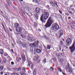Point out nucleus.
I'll return each mask as SVG.
<instances>
[{
  "label": "nucleus",
  "mask_w": 75,
  "mask_h": 75,
  "mask_svg": "<svg viewBox=\"0 0 75 75\" xmlns=\"http://www.w3.org/2000/svg\"><path fill=\"white\" fill-rule=\"evenodd\" d=\"M22 45L24 47H25L26 46V45H25V44H22Z\"/></svg>",
  "instance_id": "38"
},
{
  "label": "nucleus",
  "mask_w": 75,
  "mask_h": 75,
  "mask_svg": "<svg viewBox=\"0 0 75 75\" xmlns=\"http://www.w3.org/2000/svg\"><path fill=\"white\" fill-rule=\"evenodd\" d=\"M28 40L30 42H34L35 41V39L34 38L30 37L28 39Z\"/></svg>",
  "instance_id": "10"
},
{
  "label": "nucleus",
  "mask_w": 75,
  "mask_h": 75,
  "mask_svg": "<svg viewBox=\"0 0 75 75\" xmlns=\"http://www.w3.org/2000/svg\"><path fill=\"white\" fill-rule=\"evenodd\" d=\"M21 67H19V68L18 69V71H21Z\"/></svg>",
  "instance_id": "36"
},
{
  "label": "nucleus",
  "mask_w": 75,
  "mask_h": 75,
  "mask_svg": "<svg viewBox=\"0 0 75 75\" xmlns=\"http://www.w3.org/2000/svg\"><path fill=\"white\" fill-rule=\"evenodd\" d=\"M11 64L12 65H14V62H11Z\"/></svg>",
  "instance_id": "39"
},
{
  "label": "nucleus",
  "mask_w": 75,
  "mask_h": 75,
  "mask_svg": "<svg viewBox=\"0 0 75 75\" xmlns=\"http://www.w3.org/2000/svg\"><path fill=\"white\" fill-rule=\"evenodd\" d=\"M2 26L4 28V26L3 25V24H2Z\"/></svg>",
  "instance_id": "56"
},
{
  "label": "nucleus",
  "mask_w": 75,
  "mask_h": 75,
  "mask_svg": "<svg viewBox=\"0 0 75 75\" xmlns=\"http://www.w3.org/2000/svg\"><path fill=\"white\" fill-rule=\"evenodd\" d=\"M38 30L39 31H41V30L40 29H38Z\"/></svg>",
  "instance_id": "49"
},
{
  "label": "nucleus",
  "mask_w": 75,
  "mask_h": 75,
  "mask_svg": "<svg viewBox=\"0 0 75 75\" xmlns=\"http://www.w3.org/2000/svg\"><path fill=\"white\" fill-rule=\"evenodd\" d=\"M50 70H54V67H51L50 69Z\"/></svg>",
  "instance_id": "32"
},
{
  "label": "nucleus",
  "mask_w": 75,
  "mask_h": 75,
  "mask_svg": "<svg viewBox=\"0 0 75 75\" xmlns=\"http://www.w3.org/2000/svg\"><path fill=\"white\" fill-rule=\"evenodd\" d=\"M14 25L15 27L16 28H17V27L19 26V24L17 23H15L14 24Z\"/></svg>",
  "instance_id": "15"
},
{
  "label": "nucleus",
  "mask_w": 75,
  "mask_h": 75,
  "mask_svg": "<svg viewBox=\"0 0 75 75\" xmlns=\"http://www.w3.org/2000/svg\"><path fill=\"white\" fill-rule=\"evenodd\" d=\"M71 23L72 24H74L75 23V22H74V21H72V22H71Z\"/></svg>",
  "instance_id": "40"
},
{
  "label": "nucleus",
  "mask_w": 75,
  "mask_h": 75,
  "mask_svg": "<svg viewBox=\"0 0 75 75\" xmlns=\"http://www.w3.org/2000/svg\"><path fill=\"white\" fill-rule=\"evenodd\" d=\"M34 25L35 27H36V26H37V23L36 22L34 23Z\"/></svg>",
  "instance_id": "37"
},
{
  "label": "nucleus",
  "mask_w": 75,
  "mask_h": 75,
  "mask_svg": "<svg viewBox=\"0 0 75 75\" xmlns=\"http://www.w3.org/2000/svg\"><path fill=\"white\" fill-rule=\"evenodd\" d=\"M60 36H62L63 35V32L62 30H60Z\"/></svg>",
  "instance_id": "18"
},
{
  "label": "nucleus",
  "mask_w": 75,
  "mask_h": 75,
  "mask_svg": "<svg viewBox=\"0 0 75 75\" xmlns=\"http://www.w3.org/2000/svg\"><path fill=\"white\" fill-rule=\"evenodd\" d=\"M11 75H18L17 73H13L11 74Z\"/></svg>",
  "instance_id": "30"
},
{
  "label": "nucleus",
  "mask_w": 75,
  "mask_h": 75,
  "mask_svg": "<svg viewBox=\"0 0 75 75\" xmlns=\"http://www.w3.org/2000/svg\"><path fill=\"white\" fill-rule=\"evenodd\" d=\"M52 28L54 31H57L59 28V26L57 23L53 24Z\"/></svg>",
  "instance_id": "3"
},
{
  "label": "nucleus",
  "mask_w": 75,
  "mask_h": 75,
  "mask_svg": "<svg viewBox=\"0 0 75 75\" xmlns=\"http://www.w3.org/2000/svg\"><path fill=\"white\" fill-rule=\"evenodd\" d=\"M42 62L44 64H45V63L46 62V59H44L43 60Z\"/></svg>",
  "instance_id": "24"
},
{
  "label": "nucleus",
  "mask_w": 75,
  "mask_h": 75,
  "mask_svg": "<svg viewBox=\"0 0 75 75\" xmlns=\"http://www.w3.org/2000/svg\"><path fill=\"white\" fill-rule=\"evenodd\" d=\"M66 68V70H67L68 69H69V72L71 74H73V73L74 72V71H73V70H72V68H71L70 67H69V65H67Z\"/></svg>",
  "instance_id": "4"
},
{
  "label": "nucleus",
  "mask_w": 75,
  "mask_h": 75,
  "mask_svg": "<svg viewBox=\"0 0 75 75\" xmlns=\"http://www.w3.org/2000/svg\"><path fill=\"white\" fill-rule=\"evenodd\" d=\"M66 44L68 46L69 45L71 44V42H72V40L70 38H68L66 40Z\"/></svg>",
  "instance_id": "5"
},
{
  "label": "nucleus",
  "mask_w": 75,
  "mask_h": 75,
  "mask_svg": "<svg viewBox=\"0 0 75 75\" xmlns=\"http://www.w3.org/2000/svg\"><path fill=\"white\" fill-rule=\"evenodd\" d=\"M68 19H69V20H70V19H71V18L70 17H68Z\"/></svg>",
  "instance_id": "45"
},
{
  "label": "nucleus",
  "mask_w": 75,
  "mask_h": 75,
  "mask_svg": "<svg viewBox=\"0 0 75 75\" xmlns=\"http://www.w3.org/2000/svg\"><path fill=\"white\" fill-rule=\"evenodd\" d=\"M34 54H36V51H34Z\"/></svg>",
  "instance_id": "47"
},
{
  "label": "nucleus",
  "mask_w": 75,
  "mask_h": 75,
  "mask_svg": "<svg viewBox=\"0 0 75 75\" xmlns=\"http://www.w3.org/2000/svg\"><path fill=\"white\" fill-rule=\"evenodd\" d=\"M46 7L47 8H50V6H49V5H47V6H46Z\"/></svg>",
  "instance_id": "43"
},
{
  "label": "nucleus",
  "mask_w": 75,
  "mask_h": 75,
  "mask_svg": "<svg viewBox=\"0 0 75 75\" xmlns=\"http://www.w3.org/2000/svg\"><path fill=\"white\" fill-rule=\"evenodd\" d=\"M62 73L63 75H66V73H64L63 72H62Z\"/></svg>",
  "instance_id": "42"
},
{
  "label": "nucleus",
  "mask_w": 75,
  "mask_h": 75,
  "mask_svg": "<svg viewBox=\"0 0 75 75\" xmlns=\"http://www.w3.org/2000/svg\"><path fill=\"white\" fill-rule=\"evenodd\" d=\"M16 30L17 32L18 33H21L22 31V28L20 27H18L16 28Z\"/></svg>",
  "instance_id": "8"
},
{
  "label": "nucleus",
  "mask_w": 75,
  "mask_h": 75,
  "mask_svg": "<svg viewBox=\"0 0 75 75\" xmlns=\"http://www.w3.org/2000/svg\"><path fill=\"white\" fill-rule=\"evenodd\" d=\"M60 44H61V45H63V44H64L63 41H60Z\"/></svg>",
  "instance_id": "29"
},
{
  "label": "nucleus",
  "mask_w": 75,
  "mask_h": 75,
  "mask_svg": "<svg viewBox=\"0 0 75 75\" xmlns=\"http://www.w3.org/2000/svg\"><path fill=\"white\" fill-rule=\"evenodd\" d=\"M50 15V14L48 12H45L43 14H43L41 16L40 18V20L43 23H45V20H47L49 16Z\"/></svg>",
  "instance_id": "1"
},
{
  "label": "nucleus",
  "mask_w": 75,
  "mask_h": 75,
  "mask_svg": "<svg viewBox=\"0 0 75 75\" xmlns=\"http://www.w3.org/2000/svg\"><path fill=\"white\" fill-rule=\"evenodd\" d=\"M73 6L72 5H70V7H71V8Z\"/></svg>",
  "instance_id": "52"
},
{
  "label": "nucleus",
  "mask_w": 75,
  "mask_h": 75,
  "mask_svg": "<svg viewBox=\"0 0 75 75\" xmlns=\"http://www.w3.org/2000/svg\"><path fill=\"white\" fill-rule=\"evenodd\" d=\"M37 59V60H38V58H35V59Z\"/></svg>",
  "instance_id": "62"
},
{
  "label": "nucleus",
  "mask_w": 75,
  "mask_h": 75,
  "mask_svg": "<svg viewBox=\"0 0 75 75\" xmlns=\"http://www.w3.org/2000/svg\"><path fill=\"white\" fill-rule=\"evenodd\" d=\"M54 3L55 4L56 6H57V7H58V4H57V2H56V1H54Z\"/></svg>",
  "instance_id": "25"
},
{
  "label": "nucleus",
  "mask_w": 75,
  "mask_h": 75,
  "mask_svg": "<svg viewBox=\"0 0 75 75\" xmlns=\"http://www.w3.org/2000/svg\"><path fill=\"white\" fill-rule=\"evenodd\" d=\"M4 30H5V31H6V29H5V28H4Z\"/></svg>",
  "instance_id": "60"
},
{
  "label": "nucleus",
  "mask_w": 75,
  "mask_h": 75,
  "mask_svg": "<svg viewBox=\"0 0 75 75\" xmlns=\"http://www.w3.org/2000/svg\"><path fill=\"white\" fill-rule=\"evenodd\" d=\"M28 14L29 16H32V15H33V14L30 13H29V14H28Z\"/></svg>",
  "instance_id": "33"
},
{
  "label": "nucleus",
  "mask_w": 75,
  "mask_h": 75,
  "mask_svg": "<svg viewBox=\"0 0 75 75\" xmlns=\"http://www.w3.org/2000/svg\"><path fill=\"white\" fill-rule=\"evenodd\" d=\"M22 59H23V61L24 62L25 61V55L24 54H22Z\"/></svg>",
  "instance_id": "12"
},
{
  "label": "nucleus",
  "mask_w": 75,
  "mask_h": 75,
  "mask_svg": "<svg viewBox=\"0 0 75 75\" xmlns=\"http://www.w3.org/2000/svg\"><path fill=\"white\" fill-rule=\"evenodd\" d=\"M35 47H37L38 46L39 41H37L33 43Z\"/></svg>",
  "instance_id": "9"
},
{
  "label": "nucleus",
  "mask_w": 75,
  "mask_h": 75,
  "mask_svg": "<svg viewBox=\"0 0 75 75\" xmlns=\"http://www.w3.org/2000/svg\"><path fill=\"white\" fill-rule=\"evenodd\" d=\"M21 1H23V0H21Z\"/></svg>",
  "instance_id": "64"
},
{
  "label": "nucleus",
  "mask_w": 75,
  "mask_h": 75,
  "mask_svg": "<svg viewBox=\"0 0 75 75\" xmlns=\"http://www.w3.org/2000/svg\"><path fill=\"white\" fill-rule=\"evenodd\" d=\"M4 75H7V74H5Z\"/></svg>",
  "instance_id": "63"
},
{
  "label": "nucleus",
  "mask_w": 75,
  "mask_h": 75,
  "mask_svg": "<svg viewBox=\"0 0 75 75\" xmlns=\"http://www.w3.org/2000/svg\"><path fill=\"white\" fill-rule=\"evenodd\" d=\"M52 21H53V20L51 19V17H49L47 23L45 25L46 28L51 27V25L52 24Z\"/></svg>",
  "instance_id": "2"
},
{
  "label": "nucleus",
  "mask_w": 75,
  "mask_h": 75,
  "mask_svg": "<svg viewBox=\"0 0 75 75\" xmlns=\"http://www.w3.org/2000/svg\"><path fill=\"white\" fill-rule=\"evenodd\" d=\"M0 74H1V75H3V72H1L0 73Z\"/></svg>",
  "instance_id": "51"
},
{
  "label": "nucleus",
  "mask_w": 75,
  "mask_h": 75,
  "mask_svg": "<svg viewBox=\"0 0 75 75\" xmlns=\"http://www.w3.org/2000/svg\"><path fill=\"white\" fill-rule=\"evenodd\" d=\"M36 13L38 14H40L41 13V9L39 8H37L36 9Z\"/></svg>",
  "instance_id": "11"
},
{
  "label": "nucleus",
  "mask_w": 75,
  "mask_h": 75,
  "mask_svg": "<svg viewBox=\"0 0 75 75\" xmlns=\"http://www.w3.org/2000/svg\"><path fill=\"white\" fill-rule=\"evenodd\" d=\"M75 45V43H74L72 45V46H71V47H70V49L71 50V51L72 52L74 51L75 50V47L74 46Z\"/></svg>",
  "instance_id": "7"
},
{
  "label": "nucleus",
  "mask_w": 75,
  "mask_h": 75,
  "mask_svg": "<svg viewBox=\"0 0 75 75\" xmlns=\"http://www.w3.org/2000/svg\"><path fill=\"white\" fill-rule=\"evenodd\" d=\"M35 18H36L37 20H38V15L37 14H35Z\"/></svg>",
  "instance_id": "21"
},
{
  "label": "nucleus",
  "mask_w": 75,
  "mask_h": 75,
  "mask_svg": "<svg viewBox=\"0 0 75 75\" xmlns=\"http://www.w3.org/2000/svg\"><path fill=\"white\" fill-rule=\"evenodd\" d=\"M40 0H33V2H34L35 3H37L38 4H39Z\"/></svg>",
  "instance_id": "14"
},
{
  "label": "nucleus",
  "mask_w": 75,
  "mask_h": 75,
  "mask_svg": "<svg viewBox=\"0 0 75 75\" xmlns=\"http://www.w3.org/2000/svg\"><path fill=\"white\" fill-rule=\"evenodd\" d=\"M36 71L37 70L35 69H34V70L33 71V75H36Z\"/></svg>",
  "instance_id": "17"
},
{
  "label": "nucleus",
  "mask_w": 75,
  "mask_h": 75,
  "mask_svg": "<svg viewBox=\"0 0 75 75\" xmlns=\"http://www.w3.org/2000/svg\"><path fill=\"white\" fill-rule=\"evenodd\" d=\"M7 3L8 4V5H9V2H7Z\"/></svg>",
  "instance_id": "61"
},
{
  "label": "nucleus",
  "mask_w": 75,
  "mask_h": 75,
  "mask_svg": "<svg viewBox=\"0 0 75 75\" xmlns=\"http://www.w3.org/2000/svg\"><path fill=\"white\" fill-rule=\"evenodd\" d=\"M16 60L17 62H18L19 60H18V57H16Z\"/></svg>",
  "instance_id": "41"
},
{
  "label": "nucleus",
  "mask_w": 75,
  "mask_h": 75,
  "mask_svg": "<svg viewBox=\"0 0 75 75\" xmlns=\"http://www.w3.org/2000/svg\"><path fill=\"white\" fill-rule=\"evenodd\" d=\"M21 37L23 38H26V37H27V36H25V35H21Z\"/></svg>",
  "instance_id": "23"
},
{
  "label": "nucleus",
  "mask_w": 75,
  "mask_h": 75,
  "mask_svg": "<svg viewBox=\"0 0 75 75\" xmlns=\"http://www.w3.org/2000/svg\"><path fill=\"white\" fill-rule=\"evenodd\" d=\"M0 54L1 55H3L4 54V51H3V49H1L0 50Z\"/></svg>",
  "instance_id": "19"
},
{
  "label": "nucleus",
  "mask_w": 75,
  "mask_h": 75,
  "mask_svg": "<svg viewBox=\"0 0 75 75\" xmlns=\"http://www.w3.org/2000/svg\"><path fill=\"white\" fill-rule=\"evenodd\" d=\"M68 11L69 12V13H70L71 14H74V11H73H73L70 12V11Z\"/></svg>",
  "instance_id": "34"
},
{
  "label": "nucleus",
  "mask_w": 75,
  "mask_h": 75,
  "mask_svg": "<svg viewBox=\"0 0 75 75\" xmlns=\"http://www.w3.org/2000/svg\"><path fill=\"white\" fill-rule=\"evenodd\" d=\"M7 55V54L6 53H5L4 54V55L5 56V55Z\"/></svg>",
  "instance_id": "53"
},
{
  "label": "nucleus",
  "mask_w": 75,
  "mask_h": 75,
  "mask_svg": "<svg viewBox=\"0 0 75 75\" xmlns=\"http://www.w3.org/2000/svg\"><path fill=\"white\" fill-rule=\"evenodd\" d=\"M50 4L51 5V8H53L55 6V4L54 3V2H50Z\"/></svg>",
  "instance_id": "13"
},
{
  "label": "nucleus",
  "mask_w": 75,
  "mask_h": 75,
  "mask_svg": "<svg viewBox=\"0 0 75 75\" xmlns=\"http://www.w3.org/2000/svg\"><path fill=\"white\" fill-rule=\"evenodd\" d=\"M10 31H11V32H12V30H11V29H10Z\"/></svg>",
  "instance_id": "57"
},
{
  "label": "nucleus",
  "mask_w": 75,
  "mask_h": 75,
  "mask_svg": "<svg viewBox=\"0 0 75 75\" xmlns=\"http://www.w3.org/2000/svg\"><path fill=\"white\" fill-rule=\"evenodd\" d=\"M27 61L28 62V67H30V66L31 65V68L32 69H33V64H31V62L29 60H28Z\"/></svg>",
  "instance_id": "6"
},
{
  "label": "nucleus",
  "mask_w": 75,
  "mask_h": 75,
  "mask_svg": "<svg viewBox=\"0 0 75 75\" xmlns=\"http://www.w3.org/2000/svg\"><path fill=\"white\" fill-rule=\"evenodd\" d=\"M45 49H47V47H45Z\"/></svg>",
  "instance_id": "59"
},
{
  "label": "nucleus",
  "mask_w": 75,
  "mask_h": 75,
  "mask_svg": "<svg viewBox=\"0 0 75 75\" xmlns=\"http://www.w3.org/2000/svg\"><path fill=\"white\" fill-rule=\"evenodd\" d=\"M60 17H61V19H62V16H61L60 15Z\"/></svg>",
  "instance_id": "54"
},
{
  "label": "nucleus",
  "mask_w": 75,
  "mask_h": 75,
  "mask_svg": "<svg viewBox=\"0 0 75 75\" xmlns=\"http://www.w3.org/2000/svg\"><path fill=\"white\" fill-rule=\"evenodd\" d=\"M36 52H37V53H38V54H40V53H41V50L38 49L36 50Z\"/></svg>",
  "instance_id": "16"
},
{
  "label": "nucleus",
  "mask_w": 75,
  "mask_h": 75,
  "mask_svg": "<svg viewBox=\"0 0 75 75\" xmlns=\"http://www.w3.org/2000/svg\"><path fill=\"white\" fill-rule=\"evenodd\" d=\"M11 52H13V50H12V49H11Z\"/></svg>",
  "instance_id": "46"
},
{
  "label": "nucleus",
  "mask_w": 75,
  "mask_h": 75,
  "mask_svg": "<svg viewBox=\"0 0 75 75\" xmlns=\"http://www.w3.org/2000/svg\"><path fill=\"white\" fill-rule=\"evenodd\" d=\"M22 69L23 72H25V67H22Z\"/></svg>",
  "instance_id": "26"
},
{
  "label": "nucleus",
  "mask_w": 75,
  "mask_h": 75,
  "mask_svg": "<svg viewBox=\"0 0 75 75\" xmlns=\"http://www.w3.org/2000/svg\"><path fill=\"white\" fill-rule=\"evenodd\" d=\"M59 12L61 14H62V11H61L60 10H59Z\"/></svg>",
  "instance_id": "44"
},
{
  "label": "nucleus",
  "mask_w": 75,
  "mask_h": 75,
  "mask_svg": "<svg viewBox=\"0 0 75 75\" xmlns=\"http://www.w3.org/2000/svg\"><path fill=\"white\" fill-rule=\"evenodd\" d=\"M65 15H67V16H69V14L68 13H65Z\"/></svg>",
  "instance_id": "48"
},
{
  "label": "nucleus",
  "mask_w": 75,
  "mask_h": 75,
  "mask_svg": "<svg viewBox=\"0 0 75 75\" xmlns=\"http://www.w3.org/2000/svg\"><path fill=\"white\" fill-rule=\"evenodd\" d=\"M71 27L72 28H73V29H74V27H73L72 26H71Z\"/></svg>",
  "instance_id": "58"
},
{
  "label": "nucleus",
  "mask_w": 75,
  "mask_h": 75,
  "mask_svg": "<svg viewBox=\"0 0 75 75\" xmlns=\"http://www.w3.org/2000/svg\"><path fill=\"white\" fill-rule=\"evenodd\" d=\"M56 56L57 57H59L60 56V55H59V53H57L56 54Z\"/></svg>",
  "instance_id": "35"
},
{
  "label": "nucleus",
  "mask_w": 75,
  "mask_h": 75,
  "mask_svg": "<svg viewBox=\"0 0 75 75\" xmlns=\"http://www.w3.org/2000/svg\"><path fill=\"white\" fill-rule=\"evenodd\" d=\"M19 59H20V60H21V58L19 57Z\"/></svg>",
  "instance_id": "55"
},
{
  "label": "nucleus",
  "mask_w": 75,
  "mask_h": 75,
  "mask_svg": "<svg viewBox=\"0 0 75 75\" xmlns=\"http://www.w3.org/2000/svg\"><path fill=\"white\" fill-rule=\"evenodd\" d=\"M57 69L59 70V71H60V72H62V70L60 68L58 67Z\"/></svg>",
  "instance_id": "31"
},
{
  "label": "nucleus",
  "mask_w": 75,
  "mask_h": 75,
  "mask_svg": "<svg viewBox=\"0 0 75 75\" xmlns=\"http://www.w3.org/2000/svg\"><path fill=\"white\" fill-rule=\"evenodd\" d=\"M3 66H1L0 67V71H3Z\"/></svg>",
  "instance_id": "28"
},
{
  "label": "nucleus",
  "mask_w": 75,
  "mask_h": 75,
  "mask_svg": "<svg viewBox=\"0 0 75 75\" xmlns=\"http://www.w3.org/2000/svg\"><path fill=\"white\" fill-rule=\"evenodd\" d=\"M20 74L21 75H26V74H25V72L23 71V72H21Z\"/></svg>",
  "instance_id": "22"
},
{
  "label": "nucleus",
  "mask_w": 75,
  "mask_h": 75,
  "mask_svg": "<svg viewBox=\"0 0 75 75\" xmlns=\"http://www.w3.org/2000/svg\"><path fill=\"white\" fill-rule=\"evenodd\" d=\"M30 46L31 48H34V43L30 44Z\"/></svg>",
  "instance_id": "20"
},
{
  "label": "nucleus",
  "mask_w": 75,
  "mask_h": 75,
  "mask_svg": "<svg viewBox=\"0 0 75 75\" xmlns=\"http://www.w3.org/2000/svg\"><path fill=\"white\" fill-rule=\"evenodd\" d=\"M15 70H16V69H17V68H13Z\"/></svg>",
  "instance_id": "50"
},
{
  "label": "nucleus",
  "mask_w": 75,
  "mask_h": 75,
  "mask_svg": "<svg viewBox=\"0 0 75 75\" xmlns=\"http://www.w3.org/2000/svg\"><path fill=\"white\" fill-rule=\"evenodd\" d=\"M47 49H49V50H50V49L51 48V45H47Z\"/></svg>",
  "instance_id": "27"
}]
</instances>
